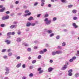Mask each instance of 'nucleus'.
Returning a JSON list of instances; mask_svg holds the SVG:
<instances>
[{"label": "nucleus", "instance_id": "1", "mask_svg": "<svg viewBox=\"0 0 79 79\" xmlns=\"http://www.w3.org/2000/svg\"><path fill=\"white\" fill-rule=\"evenodd\" d=\"M44 22H45V23L46 24H47V25H48V24H51L52 21L51 20H48V19L46 18L44 19Z\"/></svg>", "mask_w": 79, "mask_h": 79}, {"label": "nucleus", "instance_id": "2", "mask_svg": "<svg viewBox=\"0 0 79 79\" xmlns=\"http://www.w3.org/2000/svg\"><path fill=\"white\" fill-rule=\"evenodd\" d=\"M66 64H65L64 65V67L61 68L62 70H64L65 69H66L67 68L66 66H68V65L69 64V63H68V62H66Z\"/></svg>", "mask_w": 79, "mask_h": 79}, {"label": "nucleus", "instance_id": "3", "mask_svg": "<svg viewBox=\"0 0 79 79\" xmlns=\"http://www.w3.org/2000/svg\"><path fill=\"white\" fill-rule=\"evenodd\" d=\"M5 70L6 71L5 73V74L6 75V74H8L9 73V71H10V69H9V68L8 67H6Z\"/></svg>", "mask_w": 79, "mask_h": 79}, {"label": "nucleus", "instance_id": "4", "mask_svg": "<svg viewBox=\"0 0 79 79\" xmlns=\"http://www.w3.org/2000/svg\"><path fill=\"white\" fill-rule=\"evenodd\" d=\"M17 27L16 25H12L10 27V29H13V28H16Z\"/></svg>", "mask_w": 79, "mask_h": 79}, {"label": "nucleus", "instance_id": "5", "mask_svg": "<svg viewBox=\"0 0 79 79\" xmlns=\"http://www.w3.org/2000/svg\"><path fill=\"white\" fill-rule=\"evenodd\" d=\"M53 70V68L52 67H49L48 69V72L49 73H50V72H52V71Z\"/></svg>", "mask_w": 79, "mask_h": 79}, {"label": "nucleus", "instance_id": "6", "mask_svg": "<svg viewBox=\"0 0 79 79\" xmlns=\"http://www.w3.org/2000/svg\"><path fill=\"white\" fill-rule=\"evenodd\" d=\"M5 42L7 43V45H9V44H10V43L11 42V41H10L9 40H6L5 41Z\"/></svg>", "mask_w": 79, "mask_h": 79}, {"label": "nucleus", "instance_id": "7", "mask_svg": "<svg viewBox=\"0 0 79 79\" xmlns=\"http://www.w3.org/2000/svg\"><path fill=\"white\" fill-rule=\"evenodd\" d=\"M63 53V52L61 51H56V54H61Z\"/></svg>", "mask_w": 79, "mask_h": 79}, {"label": "nucleus", "instance_id": "8", "mask_svg": "<svg viewBox=\"0 0 79 79\" xmlns=\"http://www.w3.org/2000/svg\"><path fill=\"white\" fill-rule=\"evenodd\" d=\"M42 2L41 4V6H44V2H45V0H40Z\"/></svg>", "mask_w": 79, "mask_h": 79}, {"label": "nucleus", "instance_id": "9", "mask_svg": "<svg viewBox=\"0 0 79 79\" xmlns=\"http://www.w3.org/2000/svg\"><path fill=\"white\" fill-rule=\"evenodd\" d=\"M16 41L17 42H21V39L20 38H18L17 39Z\"/></svg>", "mask_w": 79, "mask_h": 79}, {"label": "nucleus", "instance_id": "10", "mask_svg": "<svg viewBox=\"0 0 79 79\" xmlns=\"http://www.w3.org/2000/svg\"><path fill=\"white\" fill-rule=\"evenodd\" d=\"M23 45L25 46V47H27V46H28L29 45V44H27L25 43H23Z\"/></svg>", "mask_w": 79, "mask_h": 79}, {"label": "nucleus", "instance_id": "11", "mask_svg": "<svg viewBox=\"0 0 79 79\" xmlns=\"http://www.w3.org/2000/svg\"><path fill=\"white\" fill-rule=\"evenodd\" d=\"M52 30H48L47 31L48 33L49 34H51V33H52Z\"/></svg>", "mask_w": 79, "mask_h": 79}, {"label": "nucleus", "instance_id": "12", "mask_svg": "<svg viewBox=\"0 0 79 79\" xmlns=\"http://www.w3.org/2000/svg\"><path fill=\"white\" fill-rule=\"evenodd\" d=\"M5 7H3L2 9H1L0 10V12H3V11L5 10Z\"/></svg>", "mask_w": 79, "mask_h": 79}, {"label": "nucleus", "instance_id": "13", "mask_svg": "<svg viewBox=\"0 0 79 79\" xmlns=\"http://www.w3.org/2000/svg\"><path fill=\"white\" fill-rule=\"evenodd\" d=\"M61 2H63V3H67L68 2L66 0H61Z\"/></svg>", "mask_w": 79, "mask_h": 79}, {"label": "nucleus", "instance_id": "14", "mask_svg": "<svg viewBox=\"0 0 79 79\" xmlns=\"http://www.w3.org/2000/svg\"><path fill=\"white\" fill-rule=\"evenodd\" d=\"M31 23L29 22H28L27 23V27H29V26H31Z\"/></svg>", "mask_w": 79, "mask_h": 79}, {"label": "nucleus", "instance_id": "15", "mask_svg": "<svg viewBox=\"0 0 79 79\" xmlns=\"http://www.w3.org/2000/svg\"><path fill=\"white\" fill-rule=\"evenodd\" d=\"M21 63L17 65L16 67L17 68H19L21 66Z\"/></svg>", "mask_w": 79, "mask_h": 79}, {"label": "nucleus", "instance_id": "16", "mask_svg": "<svg viewBox=\"0 0 79 79\" xmlns=\"http://www.w3.org/2000/svg\"><path fill=\"white\" fill-rule=\"evenodd\" d=\"M73 26L75 28H77V25H76V23H73Z\"/></svg>", "mask_w": 79, "mask_h": 79}, {"label": "nucleus", "instance_id": "17", "mask_svg": "<svg viewBox=\"0 0 79 79\" xmlns=\"http://www.w3.org/2000/svg\"><path fill=\"white\" fill-rule=\"evenodd\" d=\"M31 12L29 13H28L27 14H24V16H29V15H31Z\"/></svg>", "mask_w": 79, "mask_h": 79}, {"label": "nucleus", "instance_id": "18", "mask_svg": "<svg viewBox=\"0 0 79 79\" xmlns=\"http://www.w3.org/2000/svg\"><path fill=\"white\" fill-rule=\"evenodd\" d=\"M56 54V51L55 52H52V55H55Z\"/></svg>", "mask_w": 79, "mask_h": 79}, {"label": "nucleus", "instance_id": "19", "mask_svg": "<svg viewBox=\"0 0 79 79\" xmlns=\"http://www.w3.org/2000/svg\"><path fill=\"white\" fill-rule=\"evenodd\" d=\"M79 73H77L75 74V77H79Z\"/></svg>", "mask_w": 79, "mask_h": 79}, {"label": "nucleus", "instance_id": "20", "mask_svg": "<svg viewBox=\"0 0 79 79\" xmlns=\"http://www.w3.org/2000/svg\"><path fill=\"white\" fill-rule=\"evenodd\" d=\"M72 12L74 14L76 13H77V10H73L72 11Z\"/></svg>", "mask_w": 79, "mask_h": 79}, {"label": "nucleus", "instance_id": "21", "mask_svg": "<svg viewBox=\"0 0 79 79\" xmlns=\"http://www.w3.org/2000/svg\"><path fill=\"white\" fill-rule=\"evenodd\" d=\"M44 72V70H41L40 71H39V74H42V73H43Z\"/></svg>", "mask_w": 79, "mask_h": 79}, {"label": "nucleus", "instance_id": "22", "mask_svg": "<svg viewBox=\"0 0 79 79\" xmlns=\"http://www.w3.org/2000/svg\"><path fill=\"white\" fill-rule=\"evenodd\" d=\"M3 57L4 59H8V56H3Z\"/></svg>", "mask_w": 79, "mask_h": 79}, {"label": "nucleus", "instance_id": "23", "mask_svg": "<svg viewBox=\"0 0 79 79\" xmlns=\"http://www.w3.org/2000/svg\"><path fill=\"white\" fill-rule=\"evenodd\" d=\"M39 53H40V54H44V52L43 51H40L39 52Z\"/></svg>", "mask_w": 79, "mask_h": 79}, {"label": "nucleus", "instance_id": "24", "mask_svg": "<svg viewBox=\"0 0 79 79\" xmlns=\"http://www.w3.org/2000/svg\"><path fill=\"white\" fill-rule=\"evenodd\" d=\"M33 19V18L32 17H30L29 18H28V20L29 21H31V20H32V19Z\"/></svg>", "mask_w": 79, "mask_h": 79}, {"label": "nucleus", "instance_id": "25", "mask_svg": "<svg viewBox=\"0 0 79 79\" xmlns=\"http://www.w3.org/2000/svg\"><path fill=\"white\" fill-rule=\"evenodd\" d=\"M73 5H69L68 6V8H71L73 7Z\"/></svg>", "mask_w": 79, "mask_h": 79}, {"label": "nucleus", "instance_id": "26", "mask_svg": "<svg viewBox=\"0 0 79 79\" xmlns=\"http://www.w3.org/2000/svg\"><path fill=\"white\" fill-rule=\"evenodd\" d=\"M27 50L28 52H31V48H29L27 49Z\"/></svg>", "mask_w": 79, "mask_h": 79}, {"label": "nucleus", "instance_id": "27", "mask_svg": "<svg viewBox=\"0 0 79 79\" xmlns=\"http://www.w3.org/2000/svg\"><path fill=\"white\" fill-rule=\"evenodd\" d=\"M6 18V19H9V16L7 15L5 17Z\"/></svg>", "mask_w": 79, "mask_h": 79}, {"label": "nucleus", "instance_id": "28", "mask_svg": "<svg viewBox=\"0 0 79 79\" xmlns=\"http://www.w3.org/2000/svg\"><path fill=\"white\" fill-rule=\"evenodd\" d=\"M29 76L30 77H32L33 76H34V75L33 74V73H31L29 74Z\"/></svg>", "mask_w": 79, "mask_h": 79}, {"label": "nucleus", "instance_id": "29", "mask_svg": "<svg viewBox=\"0 0 79 79\" xmlns=\"http://www.w3.org/2000/svg\"><path fill=\"white\" fill-rule=\"evenodd\" d=\"M41 58H42V56H41V55H39L38 57V59H40Z\"/></svg>", "mask_w": 79, "mask_h": 79}, {"label": "nucleus", "instance_id": "30", "mask_svg": "<svg viewBox=\"0 0 79 79\" xmlns=\"http://www.w3.org/2000/svg\"><path fill=\"white\" fill-rule=\"evenodd\" d=\"M73 72V70L72 69H70L68 71V73H71Z\"/></svg>", "mask_w": 79, "mask_h": 79}, {"label": "nucleus", "instance_id": "31", "mask_svg": "<svg viewBox=\"0 0 79 79\" xmlns=\"http://www.w3.org/2000/svg\"><path fill=\"white\" fill-rule=\"evenodd\" d=\"M36 63V60H33L32 61V64H34V63Z\"/></svg>", "mask_w": 79, "mask_h": 79}, {"label": "nucleus", "instance_id": "32", "mask_svg": "<svg viewBox=\"0 0 79 79\" xmlns=\"http://www.w3.org/2000/svg\"><path fill=\"white\" fill-rule=\"evenodd\" d=\"M54 35V34L53 33H52L50 35V37H53Z\"/></svg>", "mask_w": 79, "mask_h": 79}, {"label": "nucleus", "instance_id": "33", "mask_svg": "<svg viewBox=\"0 0 79 79\" xmlns=\"http://www.w3.org/2000/svg\"><path fill=\"white\" fill-rule=\"evenodd\" d=\"M10 35H11V32H9L7 33V36H9Z\"/></svg>", "mask_w": 79, "mask_h": 79}, {"label": "nucleus", "instance_id": "34", "mask_svg": "<svg viewBox=\"0 0 79 79\" xmlns=\"http://www.w3.org/2000/svg\"><path fill=\"white\" fill-rule=\"evenodd\" d=\"M73 19H74V20H76L77 19V18L76 17H73Z\"/></svg>", "mask_w": 79, "mask_h": 79}, {"label": "nucleus", "instance_id": "35", "mask_svg": "<svg viewBox=\"0 0 79 79\" xmlns=\"http://www.w3.org/2000/svg\"><path fill=\"white\" fill-rule=\"evenodd\" d=\"M8 56H11L12 55V53L10 52L8 54Z\"/></svg>", "mask_w": 79, "mask_h": 79}, {"label": "nucleus", "instance_id": "36", "mask_svg": "<svg viewBox=\"0 0 79 79\" xmlns=\"http://www.w3.org/2000/svg\"><path fill=\"white\" fill-rule=\"evenodd\" d=\"M29 68L30 69H32L33 68H34V67H33V66H31L29 67Z\"/></svg>", "mask_w": 79, "mask_h": 79}, {"label": "nucleus", "instance_id": "37", "mask_svg": "<svg viewBox=\"0 0 79 79\" xmlns=\"http://www.w3.org/2000/svg\"><path fill=\"white\" fill-rule=\"evenodd\" d=\"M22 68H26V65L25 64H23L22 65Z\"/></svg>", "mask_w": 79, "mask_h": 79}, {"label": "nucleus", "instance_id": "38", "mask_svg": "<svg viewBox=\"0 0 79 79\" xmlns=\"http://www.w3.org/2000/svg\"><path fill=\"white\" fill-rule=\"evenodd\" d=\"M17 33H18V35H20V34H21V31H19Z\"/></svg>", "mask_w": 79, "mask_h": 79}, {"label": "nucleus", "instance_id": "39", "mask_svg": "<svg viewBox=\"0 0 79 79\" xmlns=\"http://www.w3.org/2000/svg\"><path fill=\"white\" fill-rule=\"evenodd\" d=\"M56 39H60V35H57L56 37Z\"/></svg>", "mask_w": 79, "mask_h": 79}, {"label": "nucleus", "instance_id": "40", "mask_svg": "<svg viewBox=\"0 0 79 79\" xmlns=\"http://www.w3.org/2000/svg\"><path fill=\"white\" fill-rule=\"evenodd\" d=\"M21 58V57L20 56H18L16 57L17 60H19Z\"/></svg>", "mask_w": 79, "mask_h": 79}, {"label": "nucleus", "instance_id": "41", "mask_svg": "<svg viewBox=\"0 0 79 79\" xmlns=\"http://www.w3.org/2000/svg\"><path fill=\"white\" fill-rule=\"evenodd\" d=\"M73 60L72 59H70L69 61V62H70V63H71V62H73Z\"/></svg>", "mask_w": 79, "mask_h": 79}, {"label": "nucleus", "instance_id": "42", "mask_svg": "<svg viewBox=\"0 0 79 79\" xmlns=\"http://www.w3.org/2000/svg\"><path fill=\"white\" fill-rule=\"evenodd\" d=\"M25 13H27L29 12V10H27L25 11Z\"/></svg>", "mask_w": 79, "mask_h": 79}, {"label": "nucleus", "instance_id": "43", "mask_svg": "<svg viewBox=\"0 0 79 79\" xmlns=\"http://www.w3.org/2000/svg\"><path fill=\"white\" fill-rule=\"evenodd\" d=\"M1 27H3L5 26V24H1Z\"/></svg>", "mask_w": 79, "mask_h": 79}, {"label": "nucleus", "instance_id": "44", "mask_svg": "<svg viewBox=\"0 0 79 79\" xmlns=\"http://www.w3.org/2000/svg\"><path fill=\"white\" fill-rule=\"evenodd\" d=\"M48 14H45V16H44V17L45 18H47V17H48Z\"/></svg>", "mask_w": 79, "mask_h": 79}, {"label": "nucleus", "instance_id": "45", "mask_svg": "<svg viewBox=\"0 0 79 79\" xmlns=\"http://www.w3.org/2000/svg\"><path fill=\"white\" fill-rule=\"evenodd\" d=\"M15 33L14 32H12V33L11 32V34L12 35H15Z\"/></svg>", "mask_w": 79, "mask_h": 79}, {"label": "nucleus", "instance_id": "46", "mask_svg": "<svg viewBox=\"0 0 79 79\" xmlns=\"http://www.w3.org/2000/svg\"><path fill=\"white\" fill-rule=\"evenodd\" d=\"M72 75H73V74L72 73H69V76H71Z\"/></svg>", "mask_w": 79, "mask_h": 79}, {"label": "nucleus", "instance_id": "47", "mask_svg": "<svg viewBox=\"0 0 79 79\" xmlns=\"http://www.w3.org/2000/svg\"><path fill=\"white\" fill-rule=\"evenodd\" d=\"M65 45H66V44L64 42L62 44V46H65Z\"/></svg>", "mask_w": 79, "mask_h": 79}, {"label": "nucleus", "instance_id": "48", "mask_svg": "<svg viewBox=\"0 0 79 79\" xmlns=\"http://www.w3.org/2000/svg\"><path fill=\"white\" fill-rule=\"evenodd\" d=\"M53 21H55L56 20V17H54L53 19Z\"/></svg>", "mask_w": 79, "mask_h": 79}, {"label": "nucleus", "instance_id": "49", "mask_svg": "<svg viewBox=\"0 0 79 79\" xmlns=\"http://www.w3.org/2000/svg\"><path fill=\"white\" fill-rule=\"evenodd\" d=\"M76 58V57L75 56H73V57L72 59H73V60H75V59Z\"/></svg>", "mask_w": 79, "mask_h": 79}, {"label": "nucleus", "instance_id": "50", "mask_svg": "<svg viewBox=\"0 0 79 79\" xmlns=\"http://www.w3.org/2000/svg\"><path fill=\"white\" fill-rule=\"evenodd\" d=\"M18 22L16 21H15L13 22V24H17Z\"/></svg>", "mask_w": 79, "mask_h": 79}, {"label": "nucleus", "instance_id": "51", "mask_svg": "<svg viewBox=\"0 0 79 79\" xmlns=\"http://www.w3.org/2000/svg\"><path fill=\"white\" fill-rule=\"evenodd\" d=\"M38 4V3L37 2H35L34 4V6H36V5H37V4Z\"/></svg>", "mask_w": 79, "mask_h": 79}, {"label": "nucleus", "instance_id": "52", "mask_svg": "<svg viewBox=\"0 0 79 79\" xmlns=\"http://www.w3.org/2000/svg\"><path fill=\"white\" fill-rule=\"evenodd\" d=\"M6 51V49H4L2 50V52H5Z\"/></svg>", "mask_w": 79, "mask_h": 79}, {"label": "nucleus", "instance_id": "53", "mask_svg": "<svg viewBox=\"0 0 79 79\" xmlns=\"http://www.w3.org/2000/svg\"><path fill=\"white\" fill-rule=\"evenodd\" d=\"M41 70V68H39L38 69V71H40Z\"/></svg>", "mask_w": 79, "mask_h": 79}, {"label": "nucleus", "instance_id": "54", "mask_svg": "<svg viewBox=\"0 0 79 79\" xmlns=\"http://www.w3.org/2000/svg\"><path fill=\"white\" fill-rule=\"evenodd\" d=\"M47 49H44V52H47Z\"/></svg>", "mask_w": 79, "mask_h": 79}, {"label": "nucleus", "instance_id": "55", "mask_svg": "<svg viewBox=\"0 0 79 79\" xmlns=\"http://www.w3.org/2000/svg\"><path fill=\"white\" fill-rule=\"evenodd\" d=\"M35 23H32L31 24V25L32 26H35Z\"/></svg>", "mask_w": 79, "mask_h": 79}, {"label": "nucleus", "instance_id": "56", "mask_svg": "<svg viewBox=\"0 0 79 79\" xmlns=\"http://www.w3.org/2000/svg\"><path fill=\"white\" fill-rule=\"evenodd\" d=\"M10 8H13V7H14L13 5H10Z\"/></svg>", "mask_w": 79, "mask_h": 79}, {"label": "nucleus", "instance_id": "57", "mask_svg": "<svg viewBox=\"0 0 79 79\" xmlns=\"http://www.w3.org/2000/svg\"><path fill=\"white\" fill-rule=\"evenodd\" d=\"M40 15H41V14H40L38 15L37 17L39 18V17H40Z\"/></svg>", "mask_w": 79, "mask_h": 79}, {"label": "nucleus", "instance_id": "58", "mask_svg": "<svg viewBox=\"0 0 79 79\" xmlns=\"http://www.w3.org/2000/svg\"><path fill=\"white\" fill-rule=\"evenodd\" d=\"M2 20H5V19H6L5 17H2Z\"/></svg>", "mask_w": 79, "mask_h": 79}, {"label": "nucleus", "instance_id": "59", "mask_svg": "<svg viewBox=\"0 0 79 79\" xmlns=\"http://www.w3.org/2000/svg\"><path fill=\"white\" fill-rule=\"evenodd\" d=\"M15 15L14 13H12L10 15L11 16H13Z\"/></svg>", "mask_w": 79, "mask_h": 79}, {"label": "nucleus", "instance_id": "60", "mask_svg": "<svg viewBox=\"0 0 79 79\" xmlns=\"http://www.w3.org/2000/svg\"><path fill=\"white\" fill-rule=\"evenodd\" d=\"M58 48L59 49H61V47L58 46Z\"/></svg>", "mask_w": 79, "mask_h": 79}, {"label": "nucleus", "instance_id": "61", "mask_svg": "<svg viewBox=\"0 0 79 79\" xmlns=\"http://www.w3.org/2000/svg\"><path fill=\"white\" fill-rule=\"evenodd\" d=\"M18 3H19V1H17L15 2L16 4H18Z\"/></svg>", "mask_w": 79, "mask_h": 79}, {"label": "nucleus", "instance_id": "62", "mask_svg": "<svg viewBox=\"0 0 79 79\" xmlns=\"http://www.w3.org/2000/svg\"><path fill=\"white\" fill-rule=\"evenodd\" d=\"M6 14H10V12L9 11H7L6 12Z\"/></svg>", "mask_w": 79, "mask_h": 79}, {"label": "nucleus", "instance_id": "63", "mask_svg": "<svg viewBox=\"0 0 79 79\" xmlns=\"http://www.w3.org/2000/svg\"><path fill=\"white\" fill-rule=\"evenodd\" d=\"M22 79H26V77H22Z\"/></svg>", "mask_w": 79, "mask_h": 79}, {"label": "nucleus", "instance_id": "64", "mask_svg": "<svg viewBox=\"0 0 79 79\" xmlns=\"http://www.w3.org/2000/svg\"><path fill=\"white\" fill-rule=\"evenodd\" d=\"M37 46H35L34 47V49H37Z\"/></svg>", "mask_w": 79, "mask_h": 79}]
</instances>
